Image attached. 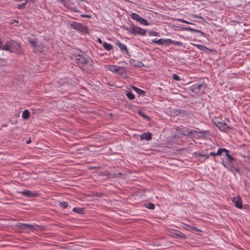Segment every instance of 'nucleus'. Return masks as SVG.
Wrapping results in <instances>:
<instances>
[{
  "label": "nucleus",
  "mask_w": 250,
  "mask_h": 250,
  "mask_svg": "<svg viewBox=\"0 0 250 250\" xmlns=\"http://www.w3.org/2000/svg\"><path fill=\"white\" fill-rule=\"evenodd\" d=\"M2 50L9 51L11 53L17 54H22L23 50L21 45L14 41H7L4 46L1 47Z\"/></svg>",
  "instance_id": "nucleus-1"
},
{
  "label": "nucleus",
  "mask_w": 250,
  "mask_h": 250,
  "mask_svg": "<svg viewBox=\"0 0 250 250\" xmlns=\"http://www.w3.org/2000/svg\"><path fill=\"white\" fill-rule=\"evenodd\" d=\"M28 42L33 47V50L34 53H41L44 51V46L41 42L33 39H29Z\"/></svg>",
  "instance_id": "nucleus-2"
},
{
  "label": "nucleus",
  "mask_w": 250,
  "mask_h": 250,
  "mask_svg": "<svg viewBox=\"0 0 250 250\" xmlns=\"http://www.w3.org/2000/svg\"><path fill=\"white\" fill-rule=\"evenodd\" d=\"M199 133L203 137L208 133V131L207 130L205 131H195L193 129H189L187 128H184L181 130V133L185 136H189L193 133Z\"/></svg>",
  "instance_id": "nucleus-3"
},
{
  "label": "nucleus",
  "mask_w": 250,
  "mask_h": 250,
  "mask_svg": "<svg viewBox=\"0 0 250 250\" xmlns=\"http://www.w3.org/2000/svg\"><path fill=\"white\" fill-rule=\"evenodd\" d=\"M70 26L72 29L77 30L83 32H86L88 29L86 26L76 22H73L70 23Z\"/></svg>",
  "instance_id": "nucleus-4"
},
{
  "label": "nucleus",
  "mask_w": 250,
  "mask_h": 250,
  "mask_svg": "<svg viewBox=\"0 0 250 250\" xmlns=\"http://www.w3.org/2000/svg\"><path fill=\"white\" fill-rule=\"evenodd\" d=\"M16 226L24 230H26L27 229H29L30 230H39L42 228L38 225H32L21 223H18L16 225Z\"/></svg>",
  "instance_id": "nucleus-5"
},
{
  "label": "nucleus",
  "mask_w": 250,
  "mask_h": 250,
  "mask_svg": "<svg viewBox=\"0 0 250 250\" xmlns=\"http://www.w3.org/2000/svg\"><path fill=\"white\" fill-rule=\"evenodd\" d=\"M74 60L76 63L79 65L81 68L87 63V60L84 57L80 55H77L74 56Z\"/></svg>",
  "instance_id": "nucleus-6"
},
{
  "label": "nucleus",
  "mask_w": 250,
  "mask_h": 250,
  "mask_svg": "<svg viewBox=\"0 0 250 250\" xmlns=\"http://www.w3.org/2000/svg\"><path fill=\"white\" fill-rule=\"evenodd\" d=\"M206 88V86L205 84L201 83H196L195 84H193L190 87V90L192 92H194L195 93H198L200 91L202 90H204Z\"/></svg>",
  "instance_id": "nucleus-7"
},
{
  "label": "nucleus",
  "mask_w": 250,
  "mask_h": 250,
  "mask_svg": "<svg viewBox=\"0 0 250 250\" xmlns=\"http://www.w3.org/2000/svg\"><path fill=\"white\" fill-rule=\"evenodd\" d=\"M131 33L134 35H140L145 36L146 34V31L138 27H132Z\"/></svg>",
  "instance_id": "nucleus-8"
},
{
  "label": "nucleus",
  "mask_w": 250,
  "mask_h": 250,
  "mask_svg": "<svg viewBox=\"0 0 250 250\" xmlns=\"http://www.w3.org/2000/svg\"><path fill=\"white\" fill-rule=\"evenodd\" d=\"M108 69L110 71L113 72H116L121 75L123 73L124 69L121 66L116 65H109Z\"/></svg>",
  "instance_id": "nucleus-9"
},
{
  "label": "nucleus",
  "mask_w": 250,
  "mask_h": 250,
  "mask_svg": "<svg viewBox=\"0 0 250 250\" xmlns=\"http://www.w3.org/2000/svg\"><path fill=\"white\" fill-rule=\"evenodd\" d=\"M116 44L119 47L121 52L124 54H125L126 55H129V52L128 51L127 48L125 44L121 43L119 41H117L116 42Z\"/></svg>",
  "instance_id": "nucleus-10"
},
{
  "label": "nucleus",
  "mask_w": 250,
  "mask_h": 250,
  "mask_svg": "<svg viewBox=\"0 0 250 250\" xmlns=\"http://www.w3.org/2000/svg\"><path fill=\"white\" fill-rule=\"evenodd\" d=\"M21 193L23 196L27 197H37L38 194L36 192H33L31 191L25 190L21 192Z\"/></svg>",
  "instance_id": "nucleus-11"
},
{
  "label": "nucleus",
  "mask_w": 250,
  "mask_h": 250,
  "mask_svg": "<svg viewBox=\"0 0 250 250\" xmlns=\"http://www.w3.org/2000/svg\"><path fill=\"white\" fill-rule=\"evenodd\" d=\"M171 236L175 238H185L186 237L185 236V235L180 232L179 230H173L171 232Z\"/></svg>",
  "instance_id": "nucleus-12"
},
{
  "label": "nucleus",
  "mask_w": 250,
  "mask_h": 250,
  "mask_svg": "<svg viewBox=\"0 0 250 250\" xmlns=\"http://www.w3.org/2000/svg\"><path fill=\"white\" fill-rule=\"evenodd\" d=\"M216 126L220 130L223 131H226L229 128L228 125L225 122H218Z\"/></svg>",
  "instance_id": "nucleus-13"
},
{
  "label": "nucleus",
  "mask_w": 250,
  "mask_h": 250,
  "mask_svg": "<svg viewBox=\"0 0 250 250\" xmlns=\"http://www.w3.org/2000/svg\"><path fill=\"white\" fill-rule=\"evenodd\" d=\"M233 202L235 204V206L239 208H242V203L240 197H235L232 199Z\"/></svg>",
  "instance_id": "nucleus-14"
},
{
  "label": "nucleus",
  "mask_w": 250,
  "mask_h": 250,
  "mask_svg": "<svg viewBox=\"0 0 250 250\" xmlns=\"http://www.w3.org/2000/svg\"><path fill=\"white\" fill-rule=\"evenodd\" d=\"M140 138L142 140H150L151 139V134L149 132L144 133L140 136Z\"/></svg>",
  "instance_id": "nucleus-15"
},
{
  "label": "nucleus",
  "mask_w": 250,
  "mask_h": 250,
  "mask_svg": "<svg viewBox=\"0 0 250 250\" xmlns=\"http://www.w3.org/2000/svg\"><path fill=\"white\" fill-rule=\"evenodd\" d=\"M227 159L228 160L230 163L232 164V165H233V168L234 169V170L236 171H238L239 172V169L238 167H235L234 166V162H235V159L233 157H232V156H231L230 155L227 157Z\"/></svg>",
  "instance_id": "nucleus-16"
},
{
  "label": "nucleus",
  "mask_w": 250,
  "mask_h": 250,
  "mask_svg": "<svg viewBox=\"0 0 250 250\" xmlns=\"http://www.w3.org/2000/svg\"><path fill=\"white\" fill-rule=\"evenodd\" d=\"M185 29L187 30H188V31H192V32H195L196 33H199L202 36H206V34L204 33V32L200 31V30L194 29H193V28H190V27H187V28H185Z\"/></svg>",
  "instance_id": "nucleus-17"
},
{
  "label": "nucleus",
  "mask_w": 250,
  "mask_h": 250,
  "mask_svg": "<svg viewBox=\"0 0 250 250\" xmlns=\"http://www.w3.org/2000/svg\"><path fill=\"white\" fill-rule=\"evenodd\" d=\"M30 117V112L28 110L25 109L22 112V117L25 119L27 120Z\"/></svg>",
  "instance_id": "nucleus-18"
},
{
  "label": "nucleus",
  "mask_w": 250,
  "mask_h": 250,
  "mask_svg": "<svg viewBox=\"0 0 250 250\" xmlns=\"http://www.w3.org/2000/svg\"><path fill=\"white\" fill-rule=\"evenodd\" d=\"M130 16L132 19L138 21L139 22L141 19V17L138 14L135 13H132Z\"/></svg>",
  "instance_id": "nucleus-19"
},
{
  "label": "nucleus",
  "mask_w": 250,
  "mask_h": 250,
  "mask_svg": "<svg viewBox=\"0 0 250 250\" xmlns=\"http://www.w3.org/2000/svg\"><path fill=\"white\" fill-rule=\"evenodd\" d=\"M152 42L160 45H165V39H160L158 40L154 39L152 40Z\"/></svg>",
  "instance_id": "nucleus-20"
},
{
  "label": "nucleus",
  "mask_w": 250,
  "mask_h": 250,
  "mask_svg": "<svg viewBox=\"0 0 250 250\" xmlns=\"http://www.w3.org/2000/svg\"><path fill=\"white\" fill-rule=\"evenodd\" d=\"M132 88L139 95H143L145 93V91L141 89H139L134 86H132Z\"/></svg>",
  "instance_id": "nucleus-21"
},
{
  "label": "nucleus",
  "mask_w": 250,
  "mask_h": 250,
  "mask_svg": "<svg viewBox=\"0 0 250 250\" xmlns=\"http://www.w3.org/2000/svg\"><path fill=\"white\" fill-rule=\"evenodd\" d=\"M103 46H104V48L107 51H109L113 48V46L112 45H111L110 44L107 43L105 42H104V43Z\"/></svg>",
  "instance_id": "nucleus-22"
},
{
  "label": "nucleus",
  "mask_w": 250,
  "mask_h": 250,
  "mask_svg": "<svg viewBox=\"0 0 250 250\" xmlns=\"http://www.w3.org/2000/svg\"><path fill=\"white\" fill-rule=\"evenodd\" d=\"M72 210L78 213L79 214H82L83 213V209L82 208H74L72 209Z\"/></svg>",
  "instance_id": "nucleus-23"
},
{
  "label": "nucleus",
  "mask_w": 250,
  "mask_h": 250,
  "mask_svg": "<svg viewBox=\"0 0 250 250\" xmlns=\"http://www.w3.org/2000/svg\"><path fill=\"white\" fill-rule=\"evenodd\" d=\"M193 45L197 47L200 50L205 51V50L208 49L206 46L202 45L197 44H193Z\"/></svg>",
  "instance_id": "nucleus-24"
},
{
  "label": "nucleus",
  "mask_w": 250,
  "mask_h": 250,
  "mask_svg": "<svg viewBox=\"0 0 250 250\" xmlns=\"http://www.w3.org/2000/svg\"><path fill=\"white\" fill-rule=\"evenodd\" d=\"M187 227L191 229L192 232L202 231L200 229H198L196 227H192L190 225H187Z\"/></svg>",
  "instance_id": "nucleus-25"
},
{
  "label": "nucleus",
  "mask_w": 250,
  "mask_h": 250,
  "mask_svg": "<svg viewBox=\"0 0 250 250\" xmlns=\"http://www.w3.org/2000/svg\"><path fill=\"white\" fill-rule=\"evenodd\" d=\"M224 151H227V149L226 148H220L218 150L217 152L216 153V155H220Z\"/></svg>",
  "instance_id": "nucleus-26"
},
{
  "label": "nucleus",
  "mask_w": 250,
  "mask_h": 250,
  "mask_svg": "<svg viewBox=\"0 0 250 250\" xmlns=\"http://www.w3.org/2000/svg\"><path fill=\"white\" fill-rule=\"evenodd\" d=\"M127 97L130 100H133L135 98L134 94L131 92H127L126 93Z\"/></svg>",
  "instance_id": "nucleus-27"
},
{
  "label": "nucleus",
  "mask_w": 250,
  "mask_h": 250,
  "mask_svg": "<svg viewBox=\"0 0 250 250\" xmlns=\"http://www.w3.org/2000/svg\"><path fill=\"white\" fill-rule=\"evenodd\" d=\"M146 207L150 209H153L155 208L154 205L152 203H148L147 204H145Z\"/></svg>",
  "instance_id": "nucleus-28"
},
{
  "label": "nucleus",
  "mask_w": 250,
  "mask_h": 250,
  "mask_svg": "<svg viewBox=\"0 0 250 250\" xmlns=\"http://www.w3.org/2000/svg\"><path fill=\"white\" fill-rule=\"evenodd\" d=\"M139 22L145 25H148L149 24L147 21L143 18H141L140 21H139Z\"/></svg>",
  "instance_id": "nucleus-29"
},
{
  "label": "nucleus",
  "mask_w": 250,
  "mask_h": 250,
  "mask_svg": "<svg viewBox=\"0 0 250 250\" xmlns=\"http://www.w3.org/2000/svg\"><path fill=\"white\" fill-rule=\"evenodd\" d=\"M59 205L63 208H66L68 207V203L66 202H60Z\"/></svg>",
  "instance_id": "nucleus-30"
},
{
  "label": "nucleus",
  "mask_w": 250,
  "mask_h": 250,
  "mask_svg": "<svg viewBox=\"0 0 250 250\" xmlns=\"http://www.w3.org/2000/svg\"><path fill=\"white\" fill-rule=\"evenodd\" d=\"M172 40L171 39H165V45L168 46L170 44H172Z\"/></svg>",
  "instance_id": "nucleus-31"
},
{
  "label": "nucleus",
  "mask_w": 250,
  "mask_h": 250,
  "mask_svg": "<svg viewBox=\"0 0 250 250\" xmlns=\"http://www.w3.org/2000/svg\"><path fill=\"white\" fill-rule=\"evenodd\" d=\"M172 44L175 45L180 46H183V44L182 42H177V41H175L173 40H172Z\"/></svg>",
  "instance_id": "nucleus-32"
},
{
  "label": "nucleus",
  "mask_w": 250,
  "mask_h": 250,
  "mask_svg": "<svg viewBox=\"0 0 250 250\" xmlns=\"http://www.w3.org/2000/svg\"><path fill=\"white\" fill-rule=\"evenodd\" d=\"M172 78L175 81H179L180 80V77L176 74H172Z\"/></svg>",
  "instance_id": "nucleus-33"
},
{
  "label": "nucleus",
  "mask_w": 250,
  "mask_h": 250,
  "mask_svg": "<svg viewBox=\"0 0 250 250\" xmlns=\"http://www.w3.org/2000/svg\"><path fill=\"white\" fill-rule=\"evenodd\" d=\"M123 28L126 30H127L128 32L131 33L132 27H127V26H124Z\"/></svg>",
  "instance_id": "nucleus-34"
},
{
  "label": "nucleus",
  "mask_w": 250,
  "mask_h": 250,
  "mask_svg": "<svg viewBox=\"0 0 250 250\" xmlns=\"http://www.w3.org/2000/svg\"><path fill=\"white\" fill-rule=\"evenodd\" d=\"M27 2V1L25 2H24L22 3L21 4H20L18 5V8L19 9H22L24 8V6L25 5L26 3Z\"/></svg>",
  "instance_id": "nucleus-35"
},
{
  "label": "nucleus",
  "mask_w": 250,
  "mask_h": 250,
  "mask_svg": "<svg viewBox=\"0 0 250 250\" xmlns=\"http://www.w3.org/2000/svg\"><path fill=\"white\" fill-rule=\"evenodd\" d=\"M150 35H152L153 36H156L157 35V33L156 31H151L149 32Z\"/></svg>",
  "instance_id": "nucleus-36"
},
{
  "label": "nucleus",
  "mask_w": 250,
  "mask_h": 250,
  "mask_svg": "<svg viewBox=\"0 0 250 250\" xmlns=\"http://www.w3.org/2000/svg\"><path fill=\"white\" fill-rule=\"evenodd\" d=\"M200 156L204 157L205 159H208V157H209V155H206V154H203V155H201L200 154Z\"/></svg>",
  "instance_id": "nucleus-37"
},
{
  "label": "nucleus",
  "mask_w": 250,
  "mask_h": 250,
  "mask_svg": "<svg viewBox=\"0 0 250 250\" xmlns=\"http://www.w3.org/2000/svg\"><path fill=\"white\" fill-rule=\"evenodd\" d=\"M14 23H18V21L15 20H12L10 22L11 24H14Z\"/></svg>",
  "instance_id": "nucleus-38"
},
{
  "label": "nucleus",
  "mask_w": 250,
  "mask_h": 250,
  "mask_svg": "<svg viewBox=\"0 0 250 250\" xmlns=\"http://www.w3.org/2000/svg\"><path fill=\"white\" fill-rule=\"evenodd\" d=\"M81 16L82 17H85V18H91V16L89 15H82Z\"/></svg>",
  "instance_id": "nucleus-39"
},
{
  "label": "nucleus",
  "mask_w": 250,
  "mask_h": 250,
  "mask_svg": "<svg viewBox=\"0 0 250 250\" xmlns=\"http://www.w3.org/2000/svg\"><path fill=\"white\" fill-rule=\"evenodd\" d=\"M179 21L183 23H190L189 22H188L184 20H183V19L179 20Z\"/></svg>",
  "instance_id": "nucleus-40"
},
{
  "label": "nucleus",
  "mask_w": 250,
  "mask_h": 250,
  "mask_svg": "<svg viewBox=\"0 0 250 250\" xmlns=\"http://www.w3.org/2000/svg\"><path fill=\"white\" fill-rule=\"evenodd\" d=\"M138 64H134V66H142L143 64V63L141 62H138Z\"/></svg>",
  "instance_id": "nucleus-41"
},
{
  "label": "nucleus",
  "mask_w": 250,
  "mask_h": 250,
  "mask_svg": "<svg viewBox=\"0 0 250 250\" xmlns=\"http://www.w3.org/2000/svg\"><path fill=\"white\" fill-rule=\"evenodd\" d=\"M224 152L225 153V155L227 157H228L229 154V151L227 149V151H224Z\"/></svg>",
  "instance_id": "nucleus-42"
},
{
  "label": "nucleus",
  "mask_w": 250,
  "mask_h": 250,
  "mask_svg": "<svg viewBox=\"0 0 250 250\" xmlns=\"http://www.w3.org/2000/svg\"><path fill=\"white\" fill-rule=\"evenodd\" d=\"M209 156H213V157H215L216 156V153H214V152H210L209 154Z\"/></svg>",
  "instance_id": "nucleus-43"
},
{
  "label": "nucleus",
  "mask_w": 250,
  "mask_h": 250,
  "mask_svg": "<svg viewBox=\"0 0 250 250\" xmlns=\"http://www.w3.org/2000/svg\"><path fill=\"white\" fill-rule=\"evenodd\" d=\"M140 114L141 116H142L144 117L145 118H147V116L146 115H145V114H143V113H140Z\"/></svg>",
  "instance_id": "nucleus-44"
},
{
  "label": "nucleus",
  "mask_w": 250,
  "mask_h": 250,
  "mask_svg": "<svg viewBox=\"0 0 250 250\" xmlns=\"http://www.w3.org/2000/svg\"><path fill=\"white\" fill-rule=\"evenodd\" d=\"M4 46V44H2L0 42V49H2V48L1 47L2 46Z\"/></svg>",
  "instance_id": "nucleus-45"
},
{
  "label": "nucleus",
  "mask_w": 250,
  "mask_h": 250,
  "mask_svg": "<svg viewBox=\"0 0 250 250\" xmlns=\"http://www.w3.org/2000/svg\"><path fill=\"white\" fill-rule=\"evenodd\" d=\"M97 41H98V42H99L100 43H101L102 42V40L101 39H100V38H98Z\"/></svg>",
  "instance_id": "nucleus-46"
},
{
  "label": "nucleus",
  "mask_w": 250,
  "mask_h": 250,
  "mask_svg": "<svg viewBox=\"0 0 250 250\" xmlns=\"http://www.w3.org/2000/svg\"><path fill=\"white\" fill-rule=\"evenodd\" d=\"M31 139H29V140L26 142V143H27V144H30V143H31Z\"/></svg>",
  "instance_id": "nucleus-47"
},
{
  "label": "nucleus",
  "mask_w": 250,
  "mask_h": 250,
  "mask_svg": "<svg viewBox=\"0 0 250 250\" xmlns=\"http://www.w3.org/2000/svg\"><path fill=\"white\" fill-rule=\"evenodd\" d=\"M222 164H223V165L225 167H226V165H225V164L224 163V162H222Z\"/></svg>",
  "instance_id": "nucleus-48"
}]
</instances>
